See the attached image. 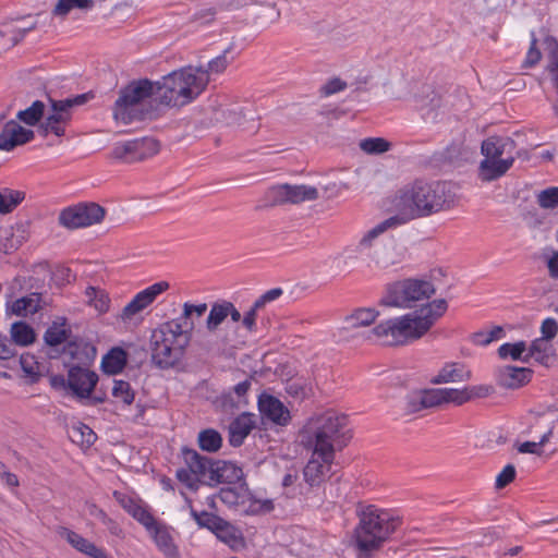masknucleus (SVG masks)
I'll return each mask as SVG.
<instances>
[{
    "label": "nucleus",
    "mask_w": 558,
    "mask_h": 558,
    "mask_svg": "<svg viewBox=\"0 0 558 558\" xmlns=\"http://www.w3.org/2000/svg\"><path fill=\"white\" fill-rule=\"evenodd\" d=\"M158 84L144 78L132 81L120 89L114 101L113 119L124 125L135 121L153 119L158 116Z\"/></svg>",
    "instance_id": "nucleus-3"
},
{
    "label": "nucleus",
    "mask_w": 558,
    "mask_h": 558,
    "mask_svg": "<svg viewBox=\"0 0 558 558\" xmlns=\"http://www.w3.org/2000/svg\"><path fill=\"white\" fill-rule=\"evenodd\" d=\"M515 468L512 464H507L502 471L497 475L495 482L496 489H502L515 478Z\"/></svg>",
    "instance_id": "nucleus-60"
},
{
    "label": "nucleus",
    "mask_w": 558,
    "mask_h": 558,
    "mask_svg": "<svg viewBox=\"0 0 558 558\" xmlns=\"http://www.w3.org/2000/svg\"><path fill=\"white\" fill-rule=\"evenodd\" d=\"M227 318L226 301L215 302L209 311L206 319V328L208 331H216Z\"/></svg>",
    "instance_id": "nucleus-47"
},
{
    "label": "nucleus",
    "mask_w": 558,
    "mask_h": 558,
    "mask_svg": "<svg viewBox=\"0 0 558 558\" xmlns=\"http://www.w3.org/2000/svg\"><path fill=\"white\" fill-rule=\"evenodd\" d=\"M148 532L154 537V541L158 548L165 554L167 558L178 557L177 546L174 545L173 539L166 526L160 525L156 522L151 531Z\"/></svg>",
    "instance_id": "nucleus-30"
},
{
    "label": "nucleus",
    "mask_w": 558,
    "mask_h": 558,
    "mask_svg": "<svg viewBox=\"0 0 558 558\" xmlns=\"http://www.w3.org/2000/svg\"><path fill=\"white\" fill-rule=\"evenodd\" d=\"M222 121L228 125L244 126L247 122H254L252 110L239 105H232L220 110Z\"/></svg>",
    "instance_id": "nucleus-31"
},
{
    "label": "nucleus",
    "mask_w": 558,
    "mask_h": 558,
    "mask_svg": "<svg viewBox=\"0 0 558 558\" xmlns=\"http://www.w3.org/2000/svg\"><path fill=\"white\" fill-rule=\"evenodd\" d=\"M194 323L172 319L154 329L150 336L151 362L160 369L175 366L190 344Z\"/></svg>",
    "instance_id": "nucleus-5"
},
{
    "label": "nucleus",
    "mask_w": 558,
    "mask_h": 558,
    "mask_svg": "<svg viewBox=\"0 0 558 558\" xmlns=\"http://www.w3.org/2000/svg\"><path fill=\"white\" fill-rule=\"evenodd\" d=\"M206 311H207L206 303H201V304L195 305V304H191V303L186 302L183 304L182 316L178 319L182 324H184L185 322L187 324H190V323H193V320H191L193 315H196V317H202Z\"/></svg>",
    "instance_id": "nucleus-59"
},
{
    "label": "nucleus",
    "mask_w": 558,
    "mask_h": 558,
    "mask_svg": "<svg viewBox=\"0 0 558 558\" xmlns=\"http://www.w3.org/2000/svg\"><path fill=\"white\" fill-rule=\"evenodd\" d=\"M44 112L45 104L40 100H36L28 108L20 110L16 113V119L28 126H34L41 120Z\"/></svg>",
    "instance_id": "nucleus-41"
},
{
    "label": "nucleus",
    "mask_w": 558,
    "mask_h": 558,
    "mask_svg": "<svg viewBox=\"0 0 558 558\" xmlns=\"http://www.w3.org/2000/svg\"><path fill=\"white\" fill-rule=\"evenodd\" d=\"M126 364V353L121 348L111 349L102 359L101 367L107 374L120 373Z\"/></svg>",
    "instance_id": "nucleus-34"
},
{
    "label": "nucleus",
    "mask_w": 558,
    "mask_h": 558,
    "mask_svg": "<svg viewBox=\"0 0 558 558\" xmlns=\"http://www.w3.org/2000/svg\"><path fill=\"white\" fill-rule=\"evenodd\" d=\"M57 533L61 538L65 539L73 548L85 555H87L88 551L92 550L93 546L95 545L87 538L64 526H59Z\"/></svg>",
    "instance_id": "nucleus-37"
},
{
    "label": "nucleus",
    "mask_w": 558,
    "mask_h": 558,
    "mask_svg": "<svg viewBox=\"0 0 558 558\" xmlns=\"http://www.w3.org/2000/svg\"><path fill=\"white\" fill-rule=\"evenodd\" d=\"M359 146L368 155H380L391 148V143L383 137H368L362 140Z\"/></svg>",
    "instance_id": "nucleus-49"
},
{
    "label": "nucleus",
    "mask_w": 558,
    "mask_h": 558,
    "mask_svg": "<svg viewBox=\"0 0 558 558\" xmlns=\"http://www.w3.org/2000/svg\"><path fill=\"white\" fill-rule=\"evenodd\" d=\"M197 442L202 450L216 452L222 446V437L216 429L207 428L198 433Z\"/></svg>",
    "instance_id": "nucleus-40"
},
{
    "label": "nucleus",
    "mask_w": 558,
    "mask_h": 558,
    "mask_svg": "<svg viewBox=\"0 0 558 558\" xmlns=\"http://www.w3.org/2000/svg\"><path fill=\"white\" fill-rule=\"evenodd\" d=\"M217 497L230 509L240 513H255L260 509L267 511L272 509L271 500H265L263 504L254 499L247 485L239 483L238 485L223 487L219 490Z\"/></svg>",
    "instance_id": "nucleus-10"
},
{
    "label": "nucleus",
    "mask_w": 558,
    "mask_h": 558,
    "mask_svg": "<svg viewBox=\"0 0 558 558\" xmlns=\"http://www.w3.org/2000/svg\"><path fill=\"white\" fill-rule=\"evenodd\" d=\"M444 404L440 388L427 389L410 397L407 410L410 413Z\"/></svg>",
    "instance_id": "nucleus-25"
},
{
    "label": "nucleus",
    "mask_w": 558,
    "mask_h": 558,
    "mask_svg": "<svg viewBox=\"0 0 558 558\" xmlns=\"http://www.w3.org/2000/svg\"><path fill=\"white\" fill-rule=\"evenodd\" d=\"M514 157L507 156L505 159L484 158L478 166L477 177L483 182H492L505 175L513 166Z\"/></svg>",
    "instance_id": "nucleus-21"
},
{
    "label": "nucleus",
    "mask_w": 558,
    "mask_h": 558,
    "mask_svg": "<svg viewBox=\"0 0 558 558\" xmlns=\"http://www.w3.org/2000/svg\"><path fill=\"white\" fill-rule=\"evenodd\" d=\"M470 378L471 372L466 369L464 365L460 363H448L439 371L438 375L433 379V383H460L469 380Z\"/></svg>",
    "instance_id": "nucleus-29"
},
{
    "label": "nucleus",
    "mask_w": 558,
    "mask_h": 558,
    "mask_svg": "<svg viewBox=\"0 0 558 558\" xmlns=\"http://www.w3.org/2000/svg\"><path fill=\"white\" fill-rule=\"evenodd\" d=\"M22 40L16 23L13 20L0 23V45L3 47H13Z\"/></svg>",
    "instance_id": "nucleus-45"
},
{
    "label": "nucleus",
    "mask_w": 558,
    "mask_h": 558,
    "mask_svg": "<svg viewBox=\"0 0 558 558\" xmlns=\"http://www.w3.org/2000/svg\"><path fill=\"white\" fill-rule=\"evenodd\" d=\"M40 294L38 293H31L29 295L23 296L21 299H17L13 302L11 311L15 315L19 316H26L28 314H35L37 313L41 305H40Z\"/></svg>",
    "instance_id": "nucleus-35"
},
{
    "label": "nucleus",
    "mask_w": 558,
    "mask_h": 558,
    "mask_svg": "<svg viewBox=\"0 0 558 558\" xmlns=\"http://www.w3.org/2000/svg\"><path fill=\"white\" fill-rule=\"evenodd\" d=\"M191 515L196 521L198 526L206 527L211 532L216 529V526L220 523L222 519L216 514L206 511L197 512L194 509L191 510Z\"/></svg>",
    "instance_id": "nucleus-55"
},
{
    "label": "nucleus",
    "mask_w": 558,
    "mask_h": 558,
    "mask_svg": "<svg viewBox=\"0 0 558 558\" xmlns=\"http://www.w3.org/2000/svg\"><path fill=\"white\" fill-rule=\"evenodd\" d=\"M88 305L93 306L98 313L102 314L108 312L110 306V299L105 290L95 287H88L85 291Z\"/></svg>",
    "instance_id": "nucleus-42"
},
{
    "label": "nucleus",
    "mask_w": 558,
    "mask_h": 558,
    "mask_svg": "<svg viewBox=\"0 0 558 558\" xmlns=\"http://www.w3.org/2000/svg\"><path fill=\"white\" fill-rule=\"evenodd\" d=\"M112 397L125 405H131L135 399V392L130 383L125 380H113L111 389Z\"/></svg>",
    "instance_id": "nucleus-48"
},
{
    "label": "nucleus",
    "mask_w": 558,
    "mask_h": 558,
    "mask_svg": "<svg viewBox=\"0 0 558 558\" xmlns=\"http://www.w3.org/2000/svg\"><path fill=\"white\" fill-rule=\"evenodd\" d=\"M436 293L432 281L422 278H408L390 283L386 288L383 304L412 308L417 302L429 300Z\"/></svg>",
    "instance_id": "nucleus-8"
},
{
    "label": "nucleus",
    "mask_w": 558,
    "mask_h": 558,
    "mask_svg": "<svg viewBox=\"0 0 558 558\" xmlns=\"http://www.w3.org/2000/svg\"><path fill=\"white\" fill-rule=\"evenodd\" d=\"M378 316L374 308H359L347 317V323L352 328L364 327L373 324Z\"/></svg>",
    "instance_id": "nucleus-46"
},
{
    "label": "nucleus",
    "mask_w": 558,
    "mask_h": 558,
    "mask_svg": "<svg viewBox=\"0 0 558 558\" xmlns=\"http://www.w3.org/2000/svg\"><path fill=\"white\" fill-rule=\"evenodd\" d=\"M69 332L70 330L65 328V319L61 318L60 322H53L48 327L44 335V340L48 345L56 347L68 340Z\"/></svg>",
    "instance_id": "nucleus-39"
},
{
    "label": "nucleus",
    "mask_w": 558,
    "mask_h": 558,
    "mask_svg": "<svg viewBox=\"0 0 558 558\" xmlns=\"http://www.w3.org/2000/svg\"><path fill=\"white\" fill-rule=\"evenodd\" d=\"M258 409L263 417L277 425H287L291 420L288 408L274 396L260 395L258 398Z\"/></svg>",
    "instance_id": "nucleus-20"
},
{
    "label": "nucleus",
    "mask_w": 558,
    "mask_h": 558,
    "mask_svg": "<svg viewBox=\"0 0 558 558\" xmlns=\"http://www.w3.org/2000/svg\"><path fill=\"white\" fill-rule=\"evenodd\" d=\"M525 350L526 345L524 341L504 343L499 347L498 354L501 359L511 357L512 360H519Z\"/></svg>",
    "instance_id": "nucleus-57"
},
{
    "label": "nucleus",
    "mask_w": 558,
    "mask_h": 558,
    "mask_svg": "<svg viewBox=\"0 0 558 558\" xmlns=\"http://www.w3.org/2000/svg\"><path fill=\"white\" fill-rule=\"evenodd\" d=\"M93 7V0H58L52 13L56 16H65L73 9H90Z\"/></svg>",
    "instance_id": "nucleus-50"
},
{
    "label": "nucleus",
    "mask_w": 558,
    "mask_h": 558,
    "mask_svg": "<svg viewBox=\"0 0 558 558\" xmlns=\"http://www.w3.org/2000/svg\"><path fill=\"white\" fill-rule=\"evenodd\" d=\"M69 437L73 442L87 447L92 446L97 439L93 429L83 423L73 424L69 429Z\"/></svg>",
    "instance_id": "nucleus-38"
},
{
    "label": "nucleus",
    "mask_w": 558,
    "mask_h": 558,
    "mask_svg": "<svg viewBox=\"0 0 558 558\" xmlns=\"http://www.w3.org/2000/svg\"><path fill=\"white\" fill-rule=\"evenodd\" d=\"M25 198V193L4 187L0 190V214L12 213Z\"/></svg>",
    "instance_id": "nucleus-36"
},
{
    "label": "nucleus",
    "mask_w": 558,
    "mask_h": 558,
    "mask_svg": "<svg viewBox=\"0 0 558 558\" xmlns=\"http://www.w3.org/2000/svg\"><path fill=\"white\" fill-rule=\"evenodd\" d=\"M169 282L167 281H159L156 282L148 288L144 289L143 291L138 292L132 300L129 302L122 310L119 317L123 322L131 320L136 314L144 311L146 307H148L153 302L156 300V298L161 294L162 292L167 291L169 289Z\"/></svg>",
    "instance_id": "nucleus-12"
},
{
    "label": "nucleus",
    "mask_w": 558,
    "mask_h": 558,
    "mask_svg": "<svg viewBox=\"0 0 558 558\" xmlns=\"http://www.w3.org/2000/svg\"><path fill=\"white\" fill-rule=\"evenodd\" d=\"M10 332L15 344L25 347L35 341V332L33 328L24 322L12 324Z\"/></svg>",
    "instance_id": "nucleus-44"
},
{
    "label": "nucleus",
    "mask_w": 558,
    "mask_h": 558,
    "mask_svg": "<svg viewBox=\"0 0 558 558\" xmlns=\"http://www.w3.org/2000/svg\"><path fill=\"white\" fill-rule=\"evenodd\" d=\"M531 375L530 368L506 365L498 368L497 383L507 389H518L530 381Z\"/></svg>",
    "instance_id": "nucleus-22"
},
{
    "label": "nucleus",
    "mask_w": 558,
    "mask_h": 558,
    "mask_svg": "<svg viewBox=\"0 0 558 558\" xmlns=\"http://www.w3.org/2000/svg\"><path fill=\"white\" fill-rule=\"evenodd\" d=\"M63 352L80 364L90 362L96 355L95 348L82 340L68 342Z\"/></svg>",
    "instance_id": "nucleus-32"
},
{
    "label": "nucleus",
    "mask_w": 558,
    "mask_h": 558,
    "mask_svg": "<svg viewBox=\"0 0 558 558\" xmlns=\"http://www.w3.org/2000/svg\"><path fill=\"white\" fill-rule=\"evenodd\" d=\"M51 110L52 112L41 123L40 131L44 135L53 133L61 137L65 132L63 125L71 119L70 105L66 101L51 100Z\"/></svg>",
    "instance_id": "nucleus-16"
},
{
    "label": "nucleus",
    "mask_w": 558,
    "mask_h": 558,
    "mask_svg": "<svg viewBox=\"0 0 558 558\" xmlns=\"http://www.w3.org/2000/svg\"><path fill=\"white\" fill-rule=\"evenodd\" d=\"M537 203L544 209L558 207V186H553L541 191L537 194Z\"/></svg>",
    "instance_id": "nucleus-56"
},
{
    "label": "nucleus",
    "mask_w": 558,
    "mask_h": 558,
    "mask_svg": "<svg viewBox=\"0 0 558 558\" xmlns=\"http://www.w3.org/2000/svg\"><path fill=\"white\" fill-rule=\"evenodd\" d=\"M213 533L233 550H238L244 546V538L241 532L225 519H221Z\"/></svg>",
    "instance_id": "nucleus-28"
},
{
    "label": "nucleus",
    "mask_w": 558,
    "mask_h": 558,
    "mask_svg": "<svg viewBox=\"0 0 558 558\" xmlns=\"http://www.w3.org/2000/svg\"><path fill=\"white\" fill-rule=\"evenodd\" d=\"M531 36H532L531 46L526 53V58L523 62L524 68H532V66L536 65L542 58V53L536 47L537 39L535 37V34L532 33Z\"/></svg>",
    "instance_id": "nucleus-63"
},
{
    "label": "nucleus",
    "mask_w": 558,
    "mask_h": 558,
    "mask_svg": "<svg viewBox=\"0 0 558 558\" xmlns=\"http://www.w3.org/2000/svg\"><path fill=\"white\" fill-rule=\"evenodd\" d=\"M213 486L218 484H229L231 486L242 483L243 471L232 462L217 460Z\"/></svg>",
    "instance_id": "nucleus-26"
},
{
    "label": "nucleus",
    "mask_w": 558,
    "mask_h": 558,
    "mask_svg": "<svg viewBox=\"0 0 558 558\" xmlns=\"http://www.w3.org/2000/svg\"><path fill=\"white\" fill-rule=\"evenodd\" d=\"M348 416L333 410L310 418L304 428V442L317 454L335 456L336 448L345 446Z\"/></svg>",
    "instance_id": "nucleus-6"
},
{
    "label": "nucleus",
    "mask_w": 558,
    "mask_h": 558,
    "mask_svg": "<svg viewBox=\"0 0 558 558\" xmlns=\"http://www.w3.org/2000/svg\"><path fill=\"white\" fill-rule=\"evenodd\" d=\"M113 497L129 514L143 524L147 531H151L156 520L140 499L120 492H114Z\"/></svg>",
    "instance_id": "nucleus-19"
},
{
    "label": "nucleus",
    "mask_w": 558,
    "mask_h": 558,
    "mask_svg": "<svg viewBox=\"0 0 558 558\" xmlns=\"http://www.w3.org/2000/svg\"><path fill=\"white\" fill-rule=\"evenodd\" d=\"M371 262L381 270H390L400 266L404 260L403 251L393 242H389L369 254Z\"/></svg>",
    "instance_id": "nucleus-18"
},
{
    "label": "nucleus",
    "mask_w": 558,
    "mask_h": 558,
    "mask_svg": "<svg viewBox=\"0 0 558 558\" xmlns=\"http://www.w3.org/2000/svg\"><path fill=\"white\" fill-rule=\"evenodd\" d=\"M556 427V421L554 420V415H542L537 417L535 421L533 428L543 432V435L541 436L539 444L541 446L546 445L549 441L550 436L554 433V429Z\"/></svg>",
    "instance_id": "nucleus-51"
},
{
    "label": "nucleus",
    "mask_w": 558,
    "mask_h": 558,
    "mask_svg": "<svg viewBox=\"0 0 558 558\" xmlns=\"http://www.w3.org/2000/svg\"><path fill=\"white\" fill-rule=\"evenodd\" d=\"M34 136L33 130L22 126L15 119L8 120L0 132V150L11 151L17 146L29 143Z\"/></svg>",
    "instance_id": "nucleus-13"
},
{
    "label": "nucleus",
    "mask_w": 558,
    "mask_h": 558,
    "mask_svg": "<svg viewBox=\"0 0 558 558\" xmlns=\"http://www.w3.org/2000/svg\"><path fill=\"white\" fill-rule=\"evenodd\" d=\"M177 478L191 490H197L201 484L197 475L191 470V468L179 469L175 473Z\"/></svg>",
    "instance_id": "nucleus-58"
},
{
    "label": "nucleus",
    "mask_w": 558,
    "mask_h": 558,
    "mask_svg": "<svg viewBox=\"0 0 558 558\" xmlns=\"http://www.w3.org/2000/svg\"><path fill=\"white\" fill-rule=\"evenodd\" d=\"M158 84V104L180 107L191 102L207 86L205 72L189 65L163 76Z\"/></svg>",
    "instance_id": "nucleus-7"
},
{
    "label": "nucleus",
    "mask_w": 558,
    "mask_h": 558,
    "mask_svg": "<svg viewBox=\"0 0 558 558\" xmlns=\"http://www.w3.org/2000/svg\"><path fill=\"white\" fill-rule=\"evenodd\" d=\"M319 196L318 190L311 185L278 184L269 187L265 193V199L270 206L284 204H300L306 201H315Z\"/></svg>",
    "instance_id": "nucleus-11"
},
{
    "label": "nucleus",
    "mask_w": 558,
    "mask_h": 558,
    "mask_svg": "<svg viewBox=\"0 0 558 558\" xmlns=\"http://www.w3.org/2000/svg\"><path fill=\"white\" fill-rule=\"evenodd\" d=\"M98 381L95 372L73 365L68 372V388L80 399H88Z\"/></svg>",
    "instance_id": "nucleus-14"
},
{
    "label": "nucleus",
    "mask_w": 558,
    "mask_h": 558,
    "mask_svg": "<svg viewBox=\"0 0 558 558\" xmlns=\"http://www.w3.org/2000/svg\"><path fill=\"white\" fill-rule=\"evenodd\" d=\"M182 453L186 466L191 468L201 483L213 486L217 460L202 456L194 449H183Z\"/></svg>",
    "instance_id": "nucleus-15"
},
{
    "label": "nucleus",
    "mask_w": 558,
    "mask_h": 558,
    "mask_svg": "<svg viewBox=\"0 0 558 558\" xmlns=\"http://www.w3.org/2000/svg\"><path fill=\"white\" fill-rule=\"evenodd\" d=\"M447 308L445 299L434 300L420 310L380 323L371 333L386 345H402L422 338Z\"/></svg>",
    "instance_id": "nucleus-1"
},
{
    "label": "nucleus",
    "mask_w": 558,
    "mask_h": 558,
    "mask_svg": "<svg viewBox=\"0 0 558 558\" xmlns=\"http://www.w3.org/2000/svg\"><path fill=\"white\" fill-rule=\"evenodd\" d=\"M359 523L354 529V545L368 558L401 524V519L375 505H360L356 510Z\"/></svg>",
    "instance_id": "nucleus-2"
},
{
    "label": "nucleus",
    "mask_w": 558,
    "mask_h": 558,
    "mask_svg": "<svg viewBox=\"0 0 558 558\" xmlns=\"http://www.w3.org/2000/svg\"><path fill=\"white\" fill-rule=\"evenodd\" d=\"M262 310V307H255V302L250 307L247 312L244 313L242 317V326L250 333H254L257 331V313Z\"/></svg>",
    "instance_id": "nucleus-62"
},
{
    "label": "nucleus",
    "mask_w": 558,
    "mask_h": 558,
    "mask_svg": "<svg viewBox=\"0 0 558 558\" xmlns=\"http://www.w3.org/2000/svg\"><path fill=\"white\" fill-rule=\"evenodd\" d=\"M550 350L551 345L549 340L538 338L531 343L529 355L534 357L536 361L543 362L546 357H548Z\"/></svg>",
    "instance_id": "nucleus-54"
},
{
    "label": "nucleus",
    "mask_w": 558,
    "mask_h": 558,
    "mask_svg": "<svg viewBox=\"0 0 558 558\" xmlns=\"http://www.w3.org/2000/svg\"><path fill=\"white\" fill-rule=\"evenodd\" d=\"M231 51V47L227 48L222 54L210 60L206 66H195V70L205 72L207 76V84L209 83L210 74H220L226 71L229 64L233 61V58H228V53Z\"/></svg>",
    "instance_id": "nucleus-43"
},
{
    "label": "nucleus",
    "mask_w": 558,
    "mask_h": 558,
    "mask_svg": "<svg viewBox=\"0 0 558 558\" xmlns=\"http://www.w3.org/2000/svg\"><path fill=\"white\" fill-rule=\"evenodd\" d=\"M446 202L444 184L415 181L412 185L399 191L395 203L398 214L395 216L402 219V225H404L408 221L440 211Z\"/></svg>",
    "instance_id": "nucleus-4"
},
{
    "label": "nucleus",
    "mask_w": 558,
    "mask_h": 558,
    "mask_svg": "<svg viewBox=\"0 0 558 558\" xmlns=\"http://www.w3.org/2000/svg\"><path fill=\"white\" fill-rule=\"evenodd\" d=\"M333 459L335 456L317 454L313 449L312 457L303 470L304 481L312 487L320 485L330 472Z\"/></svg>",
    "instance_id": "nucleus-17"
},
{
    "label": "nucleus",
    "mask_w": 558,
    "mask_h": 558,
    "mask_svg": "<svg viewBox=\"0 0 558 558\" xmlns=\"http://www.w3.org/2000/svg\"><path fill=\"white\" fill-rule=\"evenodd\" d=\"M504 336V329L500 326L494 327L489 331L481 330L474 332L471 340L476 345H487L494 340H498Z\"/></svg>",
    "instance_id": "nucleus-52"
},
{
    "label": "nucleus",
    "mask_w": 558,
    "mask_h": 558,
    "mask_svg": "<svg viewBox=\"0 0 558 558\" xmlns=\"http://www.w3.org/2000/svg\"><path fill=\"white\" fill-rule=\"evenodd\" d=\"M283 293V290L281 288H274L268 291H266L264 294H262L256 301H255V307H264L267 303H270L272 301H276L279 299Z\"/></svg>",
    "instance_id": "nucleus-64"
},
{
    "label": "nucleus",
    "mask_w": 558,
    "mask_h": 558,
    "mask_svg": "<svg viewBox=\"0 0 558 558\" xmlns=\"http://www.w3.org/2000/svg\"><path fill=\"white\" fill-rule=\"evenodd\" d=\"M138 145L140 156H145V159L157 154L159 150V143L151 137H144L136 140Z\"/></svg>",
    "instance_id": "nucleus-61"
},
{
    "label": "nucleus",
    "mask_w": 558,
    "mask_h": 558,
    "mask_svg": "<svg viewBox=\"0 0 558 558\" xmlns=\"http://www.w3.org/2000/svg\"><path fill=\"white\" fill-rule=\"evenodd\" d=\"M400 226H402V219L397 218L396 216H391L378 222L362 235L356 246L357 251L363 253L371 250L374 246L375 241L381 234L389 230H395Z\"/></svg>",
    "instance_id": "nucleus-23"
},
{
    "label": "nucleus",
    "mask_w": 558,
    "mask_h": 558,
    "mask_svg": "<svg viewBox=\"0 0 558 558\" xmlns=\"http://www.w3.org/2000/svg\"><path fill=\"white\" fill-rule=\"evenodd\" d=\"M514 141L509 137L490 136L483 141L481 151L484 158L505 159L504 155L512 156Z\"/></svg>",
    "instance_id": "nucleus-24"
},
{
    "label": "nucleus",
    "mask_w": 558,
    "mask_h": 558,
    "mask_svg": "<svg viewBox=\"0 0 558 558\" xmlns=\"http://www.w3.org/2000/svg\"><path fill=\"white\" fill-rule=\"evenodd\" d=\"M440 391L444 403H453L456 405H461L470 401V396L468 395V392H465V388H440Z\"/></svg>",
    "instance_id": "nucleus-53"
},
{
    "label": "nucleus",
    "mask_w": 558,
    "mask_h": 558,
    "mask_svg": "<svg viewBox=\"0 0 558 558\" xmlns=\"http://www.w3.org/2000/svg\"><path fill=\"white\" fill-rule=\"evenodd\" d=\"M254 427L252 415L242 414L229 426V442L232 447H239Z\"/></svg>",
    "instance_id": "nucleus-27"
},
{
    "label": "nucleus",
    "mask_w": 558,
    "mask_h": 558,
    "mask_svg": "<svg viewBox=\"0 0 558 558\" xmlns=\"http://www.w3.org/2000/svg\"><path fill=\"white\" fill-rule=\"evenodd\" d=\"M105 216L106 209L102 206L94 202H84L62 209L58 222L68 230H75L100 223Z\"/></svg>",
    "instance_id": "nucleus-9"
},
{
    "label": "nucleus",
    "mask_w": 558,
    "mask_h": 558,
    "mask_svg": "<svg viewBox=\"0 0 558 558\" xmlns=\"http://www.w3.org/2000/svg\"><path fill=\"white\" fill-rule=\"evenodd\" d=\"M138 145L136 140L117 143L111 151V157L125 162L144 160L145 156L138 154Z\"/></svg>",
    "instance_id": "nucleus-33"
}]
</instances>
